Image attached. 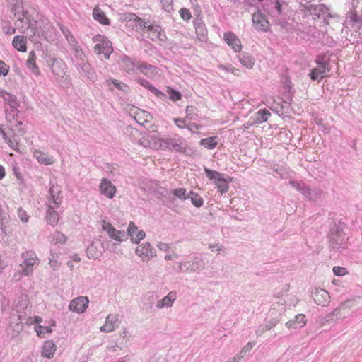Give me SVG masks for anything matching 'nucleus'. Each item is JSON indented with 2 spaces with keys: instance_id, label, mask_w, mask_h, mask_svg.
Here are the masks:
<instances>
[{
  "instance_id": "f257e3e1",
  "label": "nucleus",
  "mask_w": 362,
  "mask_h": 362,
  "mask_svg": "<svg viewBox=\"0 0 362 362\" xmlns=\"http://www.w3.org/2000/svg\"><path fill=\"white\" fill-rule=\"evenodd\" d=\"M354 305V300H347L342 302L326 316L320 317L318 323L320 325L324 326L327 324L336 323L338 320L345 319L346 316L343 313V311L346 309H351Z\"/></svg>"
},
{
  "instance_id": "f03ea898",
  "label": "nucleus",
  "mask_w": 362,
  "mask_h": 362,
  "mask_svg": "<svg viewBox=\"0 0 362 362\" xmlns=\"http://www.w3.org/2000/svg\"><path fill=\"white\" fill-rule=\"evenodd\" d=\"M47 62L60 86L68 87L70 85V81L66 74L67 67L65 62L62 59L52 57H49Z\"/></svg>"
},
{
  "instance_id": "7ed1b4c3",
  "label": "nucleus",
  "mask_w": 362,
  "mask_h": 362,
  "mask_svg": "<svg viewBox=\"0 0 362 362\" xmlns=\"http://www.w3.org/2000/svg\"><path fill=\"white\" fill-rule=\"evenodd\" d=\"M349 237L337 225H334L329 235V247L331 250L341 252L347 248Z\"/></svg>"
},
{
  "instance_id": "20e7f679",
  "label": "nucleus",
  "mask_w": 362,
  "mask_h": 362,
  "mask_svg": "<svg viewBox=\"0 0 362 362\" xmlns=\"http://www.w3.org/2000/svg\"><path fill=\"white\" fill-rule=\"evenodd\" d=\"M204 172L208 179L209 180L214 181V185L221 194L228 192V185L226 178L224 177V174L216 170H210L206 168H204Z\"/></svg>"
},
{
  "instance_id": "39448f33",
  "label": "nucleus",
  "mask_w": 362,
  "mask_h": 362,
  "mask_svg": "<svg viewBox=\"0 0 362 362\" xmlns=\"http://www.w3.org/2000/svg\"><path fill=\"white\" fill-rule=\"evenodd\" d=\"M22 257L23 261L20 265L21 267V273L25 276H29L33 272V267L39 264V259L36 254L31 250L22 253Z\"/></svg>"
},
{
  "instance_id": "423d86ee",
  "label": "nucleus",
  "mask_w": 362,
  "mask_h": 362,
  "mask_svg": "<svg viewBox=\"0 0 362 362\" xmlns=\"http://www.w3.org/2000/svg\"><path fill=\"white\" fill-rule=\"evenodd\" d=\"M317 66L313 69L309 74L310 78L313 81L320 80L323 76L329 72V62L325 56H318L316 59Z\"/></svg>"
},
{
  "instance_id": "0eeeda50",
  "label": "nucleus",
  "mask_w": 362,
  "mask_h": 362,
  "mask_svg": "<svg viewBox=\"0 0 362 362\" xmlns=\"http://www.w3.org/2000/svg\"><path fill=\"white\" fill-rule=\"evenodd\" d=\"M94 42H98L94 46V51L98 54H103L104 57L107 59L110 54L112 52V47L111 42L107 39L100 35H98L93 37Z\"/></svg>"
},
{
  "instance_id": "6e6552de",
  "label": "nucleus",
  "mask_w": 362,
  "mask_h": 362,
  "mask_svg": "<svg viewBox=\"0 0 362 362\" xmlns=\"http://www.w3.org/2000/svg\"><path fill=\"white\" fill-rule=\"evenodd\" d=\"M205 268L204 260L198 257H192L191 259L179 263V269L184 272H195L203 270Z\"/></svg>"
},
{
  "instance_id": "1a4fd4ad",
  "label": "nucleus",
  "mask_w": 362,
  "mask_h": 362,
  "mask_svg": "<svg viewBox=\"0 0 362 362\" xmlns=\"http://www.w3.org/2000/svg\"><path fill=\"white\" fill-rule=\"evenodd\" d=\"M0 97L3 98L6 103L11 107V112H8L7 110H6V118L8 119H10L11 118L13 119L18 112L16 108L18 104L16 97L2 89H0Z\"/></svg>"
},
{
  "instance_id": "9d476101",
  "label": "nucleus",
  "mask_w": 362,
  "mask_h": 362,
  "mask_svg": "<svg viewBox=\"0 0 362 362\" xmlns=\"http://www.w3.org/2000/svg\"><path fill=\"white\" fill-rule=\"evenodd\" d=\"M252 25L255 29L259 32H267L269 30L270 24L265 15L257 10L254 13L252 18Z\"/></svg>"
},
{
  "instance_id": "9b49d317",
  "label": "nucleus",
  "mask_w": 362,
  "mask_h": 362,
  "mask_svg": "<svg viewBox=\"0 0 362 362\" xmlns=\"http://www.w3.org/2000/svg\"><path fill=\"white\" fill-rule=\"evenodd\" d=\"M76 66L82 77L86 78L92 83L95 82L96 73L88 61L78 62L76 64Z\"/></svg>"
},
{
  "instance_id": "f8f14e48",
  "label": "nucleus",
  "mask_w": 362,
  "mask_h": 362,
  "mask_svg": "<svg viewBox=\"0 0 362 362\" xmlns=\"http://www.w3.org/2000/svg\"><path fill=\"white\" fill-rule=\"evenodd\" d=\"M135 252L141 258L143 262L148 261L156 256V250L148 242L139 245L136 248Z\"/></svg>"
},
{
  "instance_id": "ddd939ff",
  "label": "nucleus",
  "mask_w": 362,
  "mask_h": 362,
  "mask_svg": "<svg viewBox=\"0 0 362 362\" xmlns=\"http://www.w3.org/2000/svg\"><path fill=\"white\" fill-rule=\"evenodd\" d=\"M88 303V297L79 296L71 300L69 308L72 312L82 313L87 309Z\"/></svg>"
},
{
  "instance_id": "4468645a",
  "label": "nucleus",
  "mask_w": 362,
  "mask_h": 362,
  "mask_svg": "<svg viewBox=\"0 0 362 362\" xmlns=\"http://www.w3.org/2000/svg\"><path fill=\"white\" fill-rule=\"evenodd\" d=\"M99 192L101 195L112 199L115 196L117 188L110 180L103 178L99 185Z\"/></svg>"
},
{
  "instance_id": "2eb2a0df",
  "label": "nucleus",
  "mask_w": 362,
  "mask_h": 362,
  "mask_svg": "<svg viewBox=\"0 0 362 362\" xmlns=\"http://www.w3.org/2000/svg\"><path fill=\"white\" fill-rule=\"evenodd\" d=\"M177 139L175 138H168V139H156L153 140V143H152L153 137L151 138V140L148 141V146L151 148H154L156 149L160 148L163 150H170L173 149V145L175 144Z\"/></svg>"
},
{
  "instance_id": "dca6fc26",
  "label": "nucleus",
  "mask_w": 362,
  "mask_h": 362,
  "mask_svg": "<svg viewBox=\"0 0 362 362\" xmlns=\"http://www.w3.org/2000/svg\"><path fill=\"white\" fill-rule=\"evenodd\" d=\"M312 298L316 304L324 307L327 306L330 302L329 293L322 288H315L312 292Z\"/></svg>"
},
{
  "instance_id": "f3484780",
  "label": "nucleus",
  "mask_w": 362,
  "mask_h": 362,
  "mask_svg": "<svg viewBox=\"0 0 362 362\" xmlns=\"http://www.w3.org/2000/svg\"><path fill=\"white\" fill-rule=\"evenodd\" d=\"M120 322L119 315H108L105 319V324L100 327V329L103 332H111L118 327Z\"/></svg>"
},
{
  "instance_id": "a211bd4d",
  "label": "nucleus",
  "mask_w": 362,
  "mask_h": 362,
  "mask_svg": "<svg viewBox=\"0 0 362 362\" xmlns=\"http://www.w3.org/2000/svg\"><path fill=\"white\" fill-rule=\"evenodd\" d=\"M147 37L152 40H159L160 41L166 40V35L160 26L158 25L149 24L146 30Z\"/></svg>"
},
{
  "instance_id": "6ab92c4d",
  "label": "nucleus",
  "mask_w": 362,
  "mask_h": 362,
  "mask_svg": "<svg viewBox=\"0 0 362 362\" xmlns=\"http://www.w3.org/2000/svg\"><path fill=\"white\" fill-rule=\"evenodd\" d=\"M15 16L17 18V20L15 23V29L17 28L18 30H21V32L24 33L25 28H28L30 24V18L28 12L23 9L21 11V13H14Z\"/></svg>"
},
{
  "instance_id": "aec40b11",
  "label": "nucleus",
  "mask_w": 362,
  "mask_h": 362,
  "mask_svg": "<svg viewBox=\"0 0 362 362\" xmlns=\"http://www.w3.org/2000/svg\"><path fill=\"white\" fill-rule=\"evenodd\" d=\"M49 197L48 198V204L56 207H59L62 198L60 197L61 190L58 185L54 184L50 186L49 188Z\"/></svg>"
},
{
  "instance_id": "412c9836",
  "label": "nucleus",
  "mask_w": 362,
  "mask_h": 362,
  "mask_svg": "<svg viewBox=\"0 0 362 362\" xmlns=\"http://www.w3.org/2000/svg\"><path fill=\"white\" fill-rule=\"evenodd\" d=\"M127 235L131 237V240L134 243H139L145 236V232L139 230L137 226L133 222H130L127 228Z\"/></svg>"
},
{
  "instance_id": "4be33fe9",
  "label": "nucleus",
  "mask_w": 362,
  "mask_h": 362,
  "mask_svg": "<svg viewBox=\"0 0 362 362\" xmlns=\"http://www.w3.org/2000/svg\"><path fill=\"white\" fill-rule=\"evenodd\" d=\"M139 61H133L129 57L124 56L122 58L121 66L123 69L128 74H136L139 70Z\"/></svg>"
},
{
  "instance_id": "5701e85b",
  "label": "nucleus",
  "mask_w": 362,
  "mask_h": 362,
  "mask_svg": "<svg viewBox=\"0 0 362 362\" xmlns=\"http://www.w3.org/2000/svg\"><path fill=\"white\" fill-rule=\"evenodd\" d=\"M101 247L103 248V243L99 240L93 241L86 249L87 257L98 259L102 255Z\"/></svg>"
},
{
  "instance_id": "b1692460",
  "label": "nucleus",
  "mask_w": 362,
  "mask_h": 362,
  "mask_svg": "<svg viewBox=\"0 0 362 362\" xmlns=\"http://www.w3.org/2000/svg\"><path fill=\"white\" fill-rule=\"evenodd\" d=\"M226 42L232 47L235 52H239L242 49L240 40L232 32L224 33Z\"/></svg>"
},
{
  "instance_id": "393cba45",
  "label": "nucleus",
  "mask_w": 362,
  "mask_h": 362,
  "mask_svg": "<svg viewBox=\"0 0 362 362\" xmlns=\"http://www.w3.org/2000/svg\"><path fill=\"white\" fill-rule=\"evenodd\" d=\"M306 322L307 320L305 315L298 314L293 319L288 321L285 325L288 329H297L303 327Z\"/></svg>"
},
{
  "instance_id": "a878e982",
  "label": "nucleus",
  "mask_w": 362,
  "mask_h": 362,
  "mask_svg": "<svg viewBox=\"0 0 362 362\" xmlns=\"http://www.w3.org/2000/svg\"><path fill=\"white\" fill-rule=\"evenodd\" d=\"M176 300V293L170 291L167 296L158 300L156 307L158 309L163 308H171Z\"/></svg>"
},
{
  "instance_id": "bb28decb",
  "label": "nucleus",
  "mask_w": 362,
  "mask_h": 362,
  "mask_svg": "<svg viewBox=\"0 0 362 362\" xmlns=\"http://www.w3.org/2000/svg\"><path fill=\"white\" fill-rule=\"evenodd\" d=\"M55 208L57 207L51 204H47V209L45 216L47 223L52 226L57 224L59 218V214L54 210Z\"/></svg>"
},
{
  "instance_id": "cd10ccee",
  "label": "nucleus",
  "mask_w": 362,
  "mask_h": 362,
  "mask_svg": "<svg viewBox=\"0 0 362 362\" xmlns=\"http://www.w3.org/2000/svg\"><path fill=\"white\" fill-rule=\"evenodd\" d=\"M325 192L319 188L310 189L308 187L304 197L313 202L321 200L325 197Z\"/></svg>"
},
{
  "instance_id": "c85d7f7f",
  "label": "nucleus",
  "mask_w": 362,
  "mask_h": 362,
  "mask_svg": "<svg viewBox=\"0 0 362 362\" xmlns=\"http://www.w3.org/2000/svg\"><path fill=\"white\" fill-rule=\"evenodd\" d=\"M56 348L57 346L52 341H46L42 346V356L47 358H53Z\"/></svg>"
},
{
  "instance_id": "c756f323",
  "label": "nucleus",
  "mask_w": 362,
  "mask_h": 362,
  "mask_svg": "<svg viewBox=\"0 0 362 362\" xmlns=\"http://www.w3.org/2000/svg\"><path fill=\"white\" fill-rule=\"evenodd\" d=\"M34 157L37 160L39 163L45 165H49L54 163V158L52 156H49L48 154L40 151H35Z\"/></svg>"
},
{
  "instance_id": "7c9ffc66",
  "label": "nucleus",
  "mask_w": 362,
  "mask_h": 362,
  "mask_svg": "<svg viewBox=\"0 0 362 362\" xmlns=\"http://www.w3.org/2000/svg\"><path fill=\"white\" fill-rule=\"evenodd\" d=\"M37 57L34 51H31L28 54V58L26 61L27 68L32 71L34 74L37 75L39 74V68L37 66L35 61Z\"/></svg>"
},
{
  "instance_id": "2f4dec72",
  "label": "nucleus",
  "mask_w": 362,
  "mask_h": 362,
  "mask_svg": "<svg viewBox=\"0 0 362 362\" xmlns=\"http://www.w3.org/2000/svg\"><path fill=\"white\" fill-rule=\"evenodd\" d=\"M270 116L271 113L269 110L267 109H262L254 115L252 119L254 120V123L262 124L267 122Z\"/></svg>"
},
{
  "instance_id": "473e14b6",
  "label": "nucleus",
  "mask_w": 362,
  "mask_h": 362,
  "mask_svg": "<svg viewBox=\"0 0 362 362\" xmlns=\"http://www.w3.org/2000/svg\"><path fill=\"white\" fill-rule=\"evenodd\" d=\"M139 70L148 77L153 76L158 73L156 66L141 62H139Z\"/></svg>"
},
{
  "instance_id": "72a5a7b5",
  "label": "nucleus",
  "mask_w": 362,
  "mask_h": 362,
  "mask_svg": "<svg viewBox=\"0 0 362 362\" xmlns=\"http://www.w3.org/2000/svg\"><path fill=\"white\" fill-rule=\"evenodd\" d=\"M12 44L17 50L25 52L27 38L25 36L16 35L13 37Z\"/></svg>"
},
{
  "instance_id": "f704fd0d",
  "label": "nucleus",
  "mask_w": 362,
  "mask_h": 362,
  "mask_svg": "<svg viewBox=\"0 0 362 362\" xmlns=\"http://www.w3.org/2000/svg\"><path fill=\"white\" fill-rule=\"evenodd\" d=\"M93 17L95 20L103 25H109L110 21L106 17L105 13L98 7H95L93 10Z\"/></svg>"
},
{
  "instance_id": "c9c22d12",
  "label": "nucleus",
  "mask_w": 362,
  "mask_h": 362,
  "mask_svg": "<svg viewBox=\"0 0 362 362\" xmlns=\"http://www.w3.org/2000/svg\"><path fill=\"white\" fill-rule=\"evenodd\" d=\"M59 28L63 33L64 37L67 40L71 47H76L78 44L75 37L71 34L69 30L62 24H59Z\"/></svg>"
},
{
  "instance_id": "e433bc0d",
  "label": "nucleus",
  "mask_w": 362,
  "mask_h": 362,
  "mask_svg": "<svg viewBox=\"0 0 362 362\" xmlns=\"http://www.w3.org/2000/svg\"><path fill=\"white\" fill-rule=\"evenodd\" d=\"M157 298L158 296L155 291H148L144 295L143 303L148 308H151Z\"/></svg>"
},
{
  "instance_id": "4c0bfd02",
  "label": "nucleus",
  "mask_w": 362,
  "mask_h": 362,
  "mask_svg": "<svg viewBox=\"0 0 362 362\" xmlns=\"http://www.w3.org/2000/svg\"><path fill=\"white\" fill-rule=\"evenodd\" d=\"M132 27L136 30H141L144 33H146V30L147 29L149 23L148 22L144 21L140 18L135 16L132 21Z\"/></svg>"
},
{
  "instance_id": "58836bf2",
  "label": "nucleus",
  "mask_w": 362,
  "mask_h": 362,
  "mask_svg": "<svg viewBox=\"0 0 362 362\" xmlns=\"http://www.w3.org/2000/svg\"><path fill=\"white\" fill-rule=\"evenodd\" d=\"M283 1L281 0H275L271 2L270 12L273 16H278L282 13V5Z\"/></svg>"
},
{
  "instance_id": "ea45409f",
  "label": "nucleus",
  "mask_w": 362,
  "mask_h": 362,
  "mask_svg": "<svg viewBox=\"0 0 362 362\" xmlns=\"http://www.w3.org/2000/svg\"><path fill=\"white\" fill-rule=\"evenodd\" d=\"M240 62L245 67L252 69L255 64V59L248 54H244L239 57Z\"/></svg>"
},
{
  "instance_id": "a19ab883",
  "label": "nucleus",
  "mask_w": 362,
  "mask_h": 362,
  "mask_svg": "<svg viewBox=\"0 0 362 362\" xmlns=\"http://www.w3.org/2000/svg\"><path fill=\"white\" fill-rule=\"evenodd\" d=\"M217 143V136L208 137L200 141V144L208 149L214 148Z\"/></svg>"
},
{
  "instance_id": "79ce46f5",
  "label": "nucleus",
  "mask_w": 362,
  "mask_h": 362,
  "mask_svg": "<svg viewBox=\"0 0 362 362\" xmlns=\"http://www.w3.org/2000/svg\"><path fill=\"white\" fill-rule=\"evenodd\" d=\"M187 199H190L192 204L196 207H200L203 205V199L192 191L189 192Z\"/></svg>"
},
{
  "instance_id": "37998d69",
  "label": "nucleus",
  "mask_w": 362,
  "mask_h": 362,
  "mask_svg": "<svg viewBox=\"0 0 362 362\" xmlns=\"http://www.w3.org/2000/svg\"><path fill=\"white\" fill-rule=\"evenodd\" d=\"M67 240L66 236L59 231L55 232L52 235V243L54 245L64 244Z\"/></svg>"
},
{
  "instance_id": "c03bdc74",
  "label": "nucleus",
  "mask_w": 362,
  "mask_h": 362,
  "mask_svg": "<svg viewBox=\"0 0 362 362\" xmlns=\"http://www.w3.org/2000/svg\"><path fill=\"white\" fill-rule=\"evenodd\" d=\"M113 231L114 232H111L110 233L108 234V235L111 238H112L117 241H123V240H126L127 235H126L124 231L118 230L115 229V228H113Z\"/></svg>"
},
{
  "instance_id": "a18cd8bd",
  "label": "nucleus",
  "mask_w": 362,
  "mask_h": 362,
  "mask_svg": "<svg viewBox=\"0 0 362 362\" xmlns=\"http://www.w3.org/2000/svg\"><path fill=\"white\" fill-rule=\"evenodd\" d=\"M289 185H291L293 188L300 192L303 196L305 195L306 190L308 189V186L303 182H298L293 180H291L288 182Z\"/></svg>"
},
{
  "instance_id": "49530a36",
  "label": "nucleus",
  "mask_w": 362,
  "mask_h": 362,
  "mask_svg": "<svg viewBox=\"0 0 362 362\" xmlns=\"http://www.w3.org/2000/svg\"><path fill=\"white\" fill-rule=\"evenodd\" d=\"M9 5L12 6V11L14 13H21L24 9L23 6V0H7Z\"/></svg>"
},
{
  "instance_id": "de8ad7c7",
  "label": "nucleus",
  "mask_w": 362,
  "mask_h": 362,
  "mask_svg": "<svg viewBox=\"0 0 362 362\" xmlns=\"http://www.w3.org/2000/svg\"><path fill=\"white\" fill-rule=\"evenodd\" d=\"M172 151L175 152H180V153H185L186 151L185 145H184L183 139L181 138H178L175 143L174 145H173V149Z\"/></svg>"
},
{
  "instance_id": "09e8293b",
  "label": "nucleus",
  "mask_w": 362,
  "mask_h": 362,
  "mask_svg": "<svg viewBox=\"0 0 362 362\" xmlns=\"http://www.w3.org/2000/svg\"><path fill=\"white\" fill-rule=\"evenodd\" d=\"M35 329L40 337H43L46 333H50L52 331L50 327L42 325L35 326Z\"/></svg>"
},
{
  "instance_id": "8fccbe9b",
  "label": "nucleus",
  "mask_w": 362,
  "mask_h": 362,
  "mask_svg": "<svg viewBox=\"0 0 362 362\" xmlns=\"http://www.w3.org/2000/svg\"><path fill=\"white\" fill-rule=\"evenodd\" d=\"M167 93L169 95V98L173 101L179 100L182 97V95L179 91L174 90L170 87L167 88Z\"/></svg>"
},
{
  "instance_id": "3c124183",
  "label": "nucleus",
  "mask_w": 362,
  "mask_h": 362,
  "mask_svg": "<svg viewBox=\"0 0 362 362\" xmlns=\"http://www.w3.org/2000/svg\"><path fill=\"white\" fill-rule=\"evenodd\" d=\"M6 214L3 211L1 206H0V228L3 233H6L4 230L6 223H7Z\"/></svg>"
},
{
  "instance_id": "603ef678",
  "label": "nucleus",
  "mask_w": 362,
  "mask_h": 362,
  "mask_svg": "<svg viewBox=\"0 0 362 362\" xmlns=\"http://www.w3.org/2000/svg\"><path fill=\"white\" fill-rule=\"evenodd\" d=\"M18 217L23 223H28L30 218L29 215L21 207L18 209Z\"/></svg>"
},
{
  "instance_id": "864d4df0",
  "label": "nucleus",
  "mask_w": 362,
  "mask_h": 362,
  "mask_svg": "<svg viewBox=\"0 0 362 362\" xmlns=\"http://www.w3.org/2000/svg\"><path fill=\"white\" fill-rule=\"evenodd\" d=\"M75 50V56L76 57L78 58V62H83V61H87L86 59V56L84 54V52H83L82 49L78 46V45L76 47H72Z\"/></svg>"
},
{
  "instance_id": "5fc2aeb1",
  "label": "nucleus",
  "mask_w": 362,
  "mask_h": 362,
  "mask_svg": "<svg viewBox=\"0 0 362 362\" xmlns=\"http://www.w3.org/2000/svg\"><path fill=\"white\" fill-rule=\"evenodd\" d=\"M186 189L184 188H178L175 189L173 191V194L176 196L177 197L182 199H187V195L185 196Z\"/></svg>"
},
{
  "instance_id": "6e6d98bb",
  "label": "nucleus",
  "mask_w": 362,
  "mask_h": 362,
  "mask_svg": "<svg viewBox=\"0 0 362 362\" xmlns=\"http://www.w3.org/2000/svg\"><path fill=\"white\" fill-rule=\"evenodd\" d=\"M49 264L50 267L54 270L58 268V262L57 261V257L56 255L52 252V251L50 252V255L49 257Z\"/></svg>"
},
{
  "instance_id": "4d7b16f0",
  "label": "nucleus",
  "mask_w": 362,
  "mask_h": 362,
  "mask_svg": "<svg viewBox=\"0 0 362 362\" xmlns=\"http://www.w3.org/2000/svg\"><path fill=\"white\" fill-rule=\"evenodd\" d=\"M6 143L9 145L11 148L14 149L15 151H18V142L16 140V136H13V139H11L9 137L7 138V139H5Z\"/></svg>"
},
{
  "instance_id": "13d9d810",
  "label": "nucleus",
  "mask_w": 362,
  "mask_h": 362,
  "mask_svg": "<svg viewBox=\"0 0 362 362\" xmlns=\"http://www.w3.org/2000/svg\"><path fill=\"white\" fill-rule=\"evenodd\" d=\"M163 9L169 13L173 10V0H160Z\"/></svg>"
},
{
  "instance_id": "bf43d9fd",
  "label": "nucleus",
  "mask_w": 362,
  "mask_h": 362,
  "mask_svg": "<svg viewBox=\"0 0 362 362\" xmlns=\"http://www.w3.org/2000/svg\"><path fill=\"white\" fill-rule=\"evenodd\" d=\"M197 110L192 106H187L186 107V114L187 118L192 119L194 118L197 114L195 112Z\"/></svg>"
},
{
  "instance_id": "052dcab7",
  "label": "nucleus",
  "mask_w": 362,
  "mask_h": 362,
  "mask_svg": "<svg viewBox=\"0 0 362 362\" xmlns=\"http://www.w3.org/2000/svg\"><path fill=\"white\" fill-rule=\"evenodd\" d=\"M106 84L107 86H110V84H113L115 86V87L119 90H124L123 88H127L126 85L122 84L117 80H107Z\"/></svg>"
},
{
  "instance_id": "680f3d73",
  "label": "nucleus",
  "mask_w": 362,
  "mask_h": 362,
  "mask_svg": "<svg viewBox=\"0 0 362 362\" xmlns=\"http://www.w3.org/2000/svg\"><path fill=\"white\" fill-rule=\"evenodd\" d=\"M333 272L336 276H341L347 274L346 269L341 267H334Z\"/></svg>"
},
{
  "instance_id": "e2e57ef3",
  "label": "nucleus",
  "mask_w": 362,
  "mask_h": 362,
  "mask_svg": "<svg viewBox=\"0 0 362 362\" xmlns=\"http://www.w3.org/2000/svg\"><path fill=\"white\" fill-rule=\"evenodd\" d=\"M180 17L185 21L189 20L192 17L189 10L187 8H181L180 10Z\"/></svg>"
},
{
  "instance_id": "0e129e2a",
  "label": "nucleus",
  "mask_w": 362,
  "mask_h": 362,
  "mask_svg": "<svg viewBox=\"0 0 362 362\" xmlns=\"http://www.w3.org/2000/svg\"><path fill=\"white\" fill-rule=\"evenodd\" d=\"M102 228L104 230H105L107 234L110 233L111 232H114L113 231V228L114 227L112 226V224L109 222H107L105 221H102Z\"/></svg>"
},
{
  "instance_id": "69168bd1",
  "label": "nucleus",
  "mask_w": 362,
  "mask_h": 362,
  "mask_svg": "<svg viewBox=\"0 0 362 362\" xmlns=\"http://www.w3.org/2000/svg\"><path fill=\"white\" fill-rule=\"evenodd\" d=\"M254 344L252 342H248L240 351V352L238 354L239 355H243V357L246 354L250 351L252 348L253 347Z\"/></svg>"
},
{
  "instance_id": "338daca9",
  "label": "nucleus",
  "mask_w": 362,
  "mask_h": 362,
  "mask_svg": "<svg viewBox=\"0 0 362 362\" xmlns=\"http://www.w3.org/2000/svg\"><path fill=\"white\" fill-rule=\"evenodd\" d=\"M279 322V320L277 318H273L268 322H267L265 325V328L267 330H269L272 328L274 327L277 323Z\"/></svg>"
},
{
  "instance_id": "774afa93",
  "label": "nucleus",
  "mask_w": 362,
  "mask_h": 362,
  "mask_svg": "<svg viewBox=\"0 0 362 362\" xmlns=\"http://www.w3.org/2000/svg\"><path fill=\"white\" fill-rule=\"evenodd\" d=\"M174 122L176 126L180 129L185 128L187 126L184 119L175 118L174 119Z\"/></svg>"
}]
</instances>
